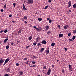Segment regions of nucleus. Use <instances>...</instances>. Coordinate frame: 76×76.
I'll return each mask as SVG.
<instances>
[{
  "mask_svg": "<svg viewBox=\"0 0 76 76\" xmlns=\"http://www.w3.org/2000/svg\"><path fill=\"white\" fill-rule=\"evenodd\" d=\"M51 69L50 68H49V70H48V72L47 73V74L48 75H50V72H51Z\"/></svg>",
  "mask_w": 76,
  "mask_h": 76,
  "instance_id": "7ed1b4c3",
  "label": "nucleus"
},
{
  "mask_svg": "<svg viewBox=\"0 0 76 76\" xmlns=\"http://www.w3.org/2000/svg\"><path fill=\"white\" fill-rule=\"evenodd\" d=\"M58 27L59 28H60V25H58Z\"/></svg>",
  "mask_w": 76,
  "mask_h": 76,
  "instance_id": "4d7b16f0",
  "label": "nucleus"
},
{
  "mask_svg": "<svg viewBox=\"0 0 76 76\" xmlns=\"http://www.w3.org/2000/svg\"><path fill=\"white\" fill-rule=\"evenodd\" d=\"M69 11L71 13L72 12V11H71V10H69Z\"/></svg>",
  "mask_w": 76,
  "mask_h": 76,
  "instance_id": "e2e57ef3",
  "label": "nucleus"
},
{
  "mask_svg": "<svg viewBox=\"0 0 76 76\" xmlns=\"http://www.w3.org/2000/svg\"><path fill=\"white\" fill-rule=\"evenodd\" d=\"M67 27H69V25H66V26H64V29H67Z\"/></svg>",
  "mask_w": 76,
  "mask_h": 76,
  "instance_id": "1a4fd4ad",
  "label": "nucleus"
},
{
  "mask_svg": "<svg viewBox=\"0 0 76 76\" xmlns=\"http://www.w3.org/2000/svg\"><path fill=\"white\" fill-rule=\"evenodd\" d=\"M20 75H23V72L21 71L20 72H19Z\"/></svg>",
  "mask_w": 76,
  "mask_h": 76,
  "instance_id": "a211bd4d",
  "label": "nucleus"
},
{
  "mask_svg": "<svg viewBox=\"0 0 76 76\" xmlns=\"http://www.w3.org/2000/svg\"><path fill=\"white\" fill-rule=\"evenodd\" d=\"M37 76H40V75H38Z\"/></svg>",
  "mask_w": 76,
  "mask_h": 76,
  "instance_id": "774afa93",
  "label": "nucleus"
},
{
  "mask_svg": "<svg viewBox=\"0 0 76 76\" xmlns=\"http://www.w3.org/2000/svg\"><path fill=\"white\" fill-rule=\"evenodd\" d=\"M4 61H5V60H3V63L4 62Z\"/></svg>",
  "mask_w": 76,
  "mask_h": 76,
  "instance_id": "0e129e2a",
  "label": "nucleus"
},
{
  "mask_svg": "<svg viewBox=\"0 0 76 76\" xmlns=\"http://www.w3.org/2000/svg\"><path fill=\"white\" fill-rule=\"evenodd\" d=\"M65 48V47L64 48V50H65V51H66L67 50V49Z\"/></svg>",
  "mask_w": 76,
  "mask_h": 76,
  "instance_id": "09e8293b",
  "label": "nucleus"
},
{
  "mask_svg": "<svg viewBox=\"0 0 76 76\" xmlns=\"http://www.w3.org/2000/svg\"><path fill=\"white\" fill-rule=\"evenodd\" d=\"M38 20L39 21H41V20H42V18H38Z\"/></svg>",
  "mask_w": 76,
  "mask_h": 76,
  "instance_id": "b1692460",
  "label": "nucleus"
},
{
  "mask_svg": "<svg viewBox=\"0 0 76 76\" xmlns=\"http://www.w3.org/2000/svg\"><path fill=\"white\" fill-rule=\"evenodd\" d=\"M52 1V0H48V2L49 3H51Z\"/></svg>",
  "mask_w": 76,
  "mask_h": 76,
  "instance_id": "a19ab883",
  "label": "nucleus"
},
{
  "mask_svg": "<svg viewBox=\"0 0 76 76\" xmlns=\"http://www.w3.org/2000/svg\"><path fill=\"white\" fill-rule=\"evenodd\" d=\"M24 59L25 60H27V58H24Z\"/></svg>",
  "mask_w": 76,
  "mask_h": 76,
  "instance_id": "3c124183",
  "label": "nucleus"
},
{
  "mask_svg": "<svg viewBox=\"0 0 76 76\" xmlns=\"http://www.w3.org/2000/svg\"><path fill=\"white\" fill-rule=\"evenodd\" d=\"M75 38H76L75 36H73V37L72 38V39L73 40H74L75 39Z\"/></svg>",
  "mask_w": 76,
  "mask_h": 76,
  "instance_id": "aec40b11",
  "label": "nucleus"
},
{
  "mask_svg": "<svg viewBox=\"0 0 76 76\" xmlns=\"http://www.w3.org/2000/svg\"><path fill=\"white\" fill-rule=\"evenodd\" d=\"M37 12H36V13H35V14H36V15H37Z\"/></svg>",
  "mask_w": 76,
  "mask_h": 76,
  "instance_id": "69168bd1",
  "label": "nucleus"
},
{
  "mask_svg": "<svg viewBox=\"0 0 76 76\" xmlns=\"http://www.w3.org/2000/svg\"><path fill=\"white\" fill-rule=\"evenodd\" d=\"M27 3L28 4H32L33 3V0H28Z\"/></svg>",
  "mask_w": 76,
  "mask_h": 76,
  "instance_id": "f257e3e1",
  "label": "nucleus"
},
{
  "mask_svg": "<svg viewBox=\"0 0 76 76\" xmlns=\"http://www.w3.org/2000/svg\"><path fill=\"white\" fill-rule=\"evenodd\" d=\"M54 65H52V68H53L54 67Z\"/></svg>",
  "mask_w": 76,
  "mask_h": 76,
  "instance_id": "680f3d73",
  "label": "nucleus"
},
{
  "mask_svg": "<svg viewBox=\"0 0 76 76\" xmlns=\"http://www.w3.org/2000/svg\"><path fill=\"white\" fill-rule=\"evenodd\" d=\"M49 27L48 26H46L45 27V28L47 30L49 29Z\"/></svg>",
  "mask_w": 76,
  "mask_h": 76,
  "instance_id": "4468645a",
  "label": "nucleus"
},
{
  "mask_svg": "<svg viewBox=\"0 0 76 76\" xmlns=\"http://www.w3.org/2000/svg\"><path fill=\"white\" fill-rule=\"evenodd\" d=\"M50 19V18H47V20H49Z\"/></svg>",
  "mask_w": 76,
  "mask_h": 76,
  "instance_id": "13d9d810",
  "label": "nucleus"
},
{
  "mask_svg": "<svg viewBox=\"0 0 76 76\" xmlns=\"http://www.w3.org/2000/svg\"><path fill=\"white\" fill-rule=\"evenodd\" d=\"M41 44L40 43H39L38 44V45H37V46H38L39 47H40L41 46Z\"/></svg>",
  "mask_w": 76,
  "mask_h": 76,
  "instance_id": "cd10ccee",
  "label": "nucleus"
},
{
  "mask_svg": "<svg viewBox=\"0 0 76 76\" xmlns=\"http://www.w3.org/2000/svg\"><path fill=\"white\" fill-rule=\"evenodd\" d=\"M13 5L14 7H15V6L16 5V3H13Z\"/></svg>",
  "mask_w": 76,
  "mask_h": 76,
  "instance_id": "c85d7f7f",
  "label": "nucleus"
},
{
  "mask_svg": "<svg viewBox=\"0 0 76 76\" xmlns=\"http://www.w3.org/2000/svg\"><path fill=\"white\" fill-rule=\"evenodd\" d=\"M36 62H35V61H32L31 63L32 64H34Z\"/></svg>",
  "mask_w": 76,
  "mask_h": 76,
  "instance_id": "e433bc0d",
  "label": "nucleus"
},
{
  "mask_svg": "<svg viewBox=\"0 0 76 76\" xmlns=\"http://www.w3.org/2000/svg\"><path fill=\"white\" fill-rule=\"evenodd\" d=\"M30 47V46H28L26 47V48L28 49V47Z\"/></svg>",
  "mask_w": 76,
  "mask_h": 76,
  "instance_id": "a18cd8bd",
  "label": "nucleus"
},
{
  "mask_svg": "<svg viewBox=\"0 0 76 76\" xmlns=\"http://www.w3.org/2000/svg\"><path fill=\"white\" fill-rule=\"evenodd\" d=\"M23 9L24 10H27L26 8H25V5H24V4H23Z\"/></svg>",
  "mask_w": 76,
  "mask_h": 76,
  "instance_id": "2eb2a0df",
  "label": "nucleus"
},
{
  "mask_svg": "<svg viewBox=\"0 0 76 76\" xmlns=\"http://www.w3.org/2000/svg\"><path fill=\"white\" fill-rule=\"evenodd\" d=\"M73 33L74 34H75L76 33V30H73Z\"/></svg>",
  "mask_w": 76,
  "mask_h": 76,
  "instance_id": "2f4dec72",
  "label": "nucleus"
},
{
  "mask_svg": "<svg viewBox=\"0 0 76 76\" xmlns=\"http://www.w3.org/2000/svg\"><path fill=\"white\" fill-rule=\"evenodd\" d=\"M24 19L26 20L28 19V17L24 16Z\"/></svg>",
  "mask_w": 76,
  "mask_h": 76,
  "instance_id": "a878e982",
  "label": "nucleus"
},
{
  "mask_svg": "<svg viewBox=\"0 0 76 76\" xmlns=\"http://www.w3.org/2000/svg\"><path fill=\"white\" fill-rule=\"evenodd\" d=\"M63 34H60L59 35V37H62L63 36Z\"/></svg>",
  "mask_w": 76,
  "mask_h": 76,
  "instance_id": "ddd939ff",
  "label": "nucleus"
},
{
  "mask_svg": "<svg viewBox=\"0 0 76 76\" xmlns=\"http://www.w3.org/2000/svg\"><path fill=\"white\" fill-rule=\"evenodd\" d=\"M9 75L8 74H6L4 76H8Z\"/></svg>",
  "mask_w": 76,
  "mask_h": 76,
  "instance_id": "58836bf2",
  "label": "nucleus"
},
{
  "mask_svg": "<svg viewBox=\"0 0 76 76\" xmlns=\"http://www.w3.org/2000/svg\"><path fill=\"white\" fill-rule=\"evenodd\" d=\"M69 42H71V41H72V39H69Z\"/></svg>",
  "mask_w": 76,
  "mask_h": 76,
  "instance_id": "ea45409f",
  "label": "nucleus"
},
{
  "mask_svg": "<svg viewBox=\"0 0 76 76\" xmlns=\"http://www.w3.org/2000/svg\"><path fill=\"white\" fill-rule=\"evenodd\" d=\"M10 68H9L7 69L6 70V72H10Z\"/></svg>",
  "mask_w": 76,
  "mask_h": 76,
  "instance_id": "6e6552de",
  "label": "nucleus"
},
{
  "mask_svg": "<svg viewBox=\"0 0 76 76\" xmlns=\"http://www.w3.org/2000/svg\"><path fill=\"white\" fill-rule=\"evenodd\" d=\"M44 50V48H42L40 51H41V52H42Z\"/></svg>",
  "mask_w": 76,
  "mask_h": 76,
  "instance_id": "c756f323",
  "label": "nucleus"
},
{
  "mask_svg": "<svg viewBox=\"0 0 76 76\" xmlns=\"http://www.w3.org/2000/svg\"><path fill=\"white\" fill-rule=\"evenodd\" d=\"M73 7L74 9H76V4H74L73 5Z\"/></svg>",
  "mask_w": 76,
  "mask_h": 76,
  "instance_id": "dca6fc26",
  "label": "nucleus"
},
{
  "mask_svg": "<svg viewBox=\"0 0 76 76\" xmlns=\"http://www.w3.org/2000/svg\"><path fill=\"white\" fill-rule=\"evenodd\" d=\"M36 30H37L38 31H39V29H38V28H37V29H36Z\"/></svg>",
  "mask_w": 76,
  "mask_h": 76,
  "instance_id": "6e6d98bb",
  "label": "nucleus"
},
{
  "mask_svg": "<svg viewBox=\"0 0 76 76\" xmlns=\"http://www.w3.org/2000/svg\"><path fill=\"white\" fill-rule=\"evenodd\" d=\"M62 72L63 73H64V69H62Z\"/></svg>",
  "mask_w": 76,
  "mask_h": 76,
  "instance_id": "c03bdc74",
  "label": "nucleus"
},
{
  "mask_svg": "<svg viewBox=\"0 0 76 76\" xmlns=\"http://www.w3.org/2000/svg\"><path fill=\"white\" fill-rule=\"evenodd\" d=\"M9 48V47L8 46V45H7L6 46V49H8V48Z\"/></svg>",
  "mask_w": 76,
  "mask_h": 76,
  "instance_id": "7c9ffc66",
  "label": "nucleus"
},
{
  "mask_svg": "<svg viewBox=\"0 0 76 76\" xmlns=\"http://www.w3.org/2000/svg\"><path fill=\"white\" fill-rule=\"evenodd\" d=\"M4 31L3 30H1L0 31V33L4 32Z\"/></svg>",
  "mask_w": 76,
  "mask_h": 76,
  "instance_id": "c9c22d12",
  "label": "nucleus"
},
{
  "mask_svg": "<svg viewBox=\"0 0 76 76\" xmlns=\"http://www.w3.org/2000/svg\"><path fill=\"white\" fill-rule=\"evenodd\" d=\"M59 61V60H57V62H58V61Z\"/></svg>",
  "mask_w": 76,
  "mask_h": 76,
  "instance_id": "338daca9",
  "label": "nucleus"
},
{
  "mask_svg": "<svg viewBox=\"0 0 76 76\" xmlns=\"http://www.w3.org/2000/svg\"><path fill=\"white\" fill-rule=\"evenodd\" d=\"M55 45V43H52L51 45V46H54Z\"/></svg>",
  "mask_w": 76,
  "mask_h": 76,
  "instance_id": "412c9836",
  "label": "nucleus"
},
{
  "mask_svg": "<svg viewBox=\"0 0 76 76\" xmlns=\"http://www.w3.org/2000/svg\"><path fill=\"white\" fill-rule=\"evenodd\" d=\"M9 59L8 58L5 61L4 64L3 65V66H4V65L9 62Z\"/></svg>",
  "mask_w": 76,
  "mask_h": 76,
  "instance_id": "f03ea898",
  "label": "nucleus"
},
{
  "mask_svg": "<svg viewBox=\"0 0 76 76\" xmlns=\"http://www.w3.org/2000/svg\"><path fill=\"white\" fill-rule=\"evenodd\" d=\"M41 38H39V37H37V39H36V42H38V40H39V41H40V40H41Z\"/></svg>",
  "mask_w": 76,
  "mask_h": 76,
  "instance_id": "423d86ee",
  "label": "nucleus"
},
{
  "mask_svg": "<svg viewBox=\"0 0 76 76\" xmlns=\"http://www.w3.org/2000/svg\"><path fill=\"white\" fill-rule=\"evenodd\" d=\"M8 30H5L4 31V32L5 33H6L8 32Z\"/></svg>",
  "mask_w": 76,
  "mask_h": 76,
  "instance_id": "4be33fe9",
  "label": "nucleus"
},
{
  "mask_svg": "<svg viewBox=\"0 0 76 76\" xmlns=\"http://www.w3.org/2000/svg\"><path fill=\"white\" fill-rule=\"evenodd\" d=\"M33 57L34 58H36L37 57H36V56H34Z\"/></svg>",
  "mask_w": 76,
  "mask_h": 76,
  "instance_id": "052dcab7",
  "label": "nucleus"
},
{
  "mask_svg": "<svg viewBox=\"0 0 76 76\" xmlns=\"http://www.w3.org/2000/svg\"><path fill=\"white\" fill-rule=\"evenodd\" d=\"M33 27H34V28H35V30L37 29V27L36 26H34Z\"/></svg>",
  "mask_w": 76,
  "mask_h": 76,
  "instance_id": "37998d69",
  "label": "nucleus"
},
{
  "mask_svg": "<svg viewBox=\"0 0 76 76\" xmlns=\"http://www.w3.org/2000/svg\"><path fill=\"white\" fill-rule=\"evenodd\" d=\"M28 62H29V61H28L26 62V64L27 65H28Z\"/></svg>",
  "mask_w": 76,
  "mask_h": 76,
  "instance_id": "49530a36",
  "label": "nucleus"
},
{
  "mask_svg": "<svg viewBox=\"0 0 76 76\" xmlns=\"http://www.w3.org/2000/svg\"><path fill=\"white\" fill-rule=\"evenodd\" d=\"M41 43L42 44H45L46 43V42L45 40H43L41 42Z\"/></svg>",
  "mask_w": 76,
  "mask_h": 76,
  "instance_id": "20e7f679",
  "label": "nucleus"
},
{
  "mask_svg": "<svg viewBox=\"0 0 76 76\" xmlns=\"http://www.w3.org/2000/svg\"><path fill=\"white\" fill-rule=\"evenodd\" d=\"M4 10H2V9L1 10V12H4Z\"/></svg>",
  "mask_w": 76,
  "mask_h": 76,
  "instance_id": "de8ad7c7",
  "label": "nucleus"
},
{
  "mask_svg": "<svg viewBox=\"0 0 76 76\" xmlns=\"http://www.w3.org/2000/svg\"><path fill=\"white\" fill-rule=\"evenodd\" d=\"M36 66H36L35 65H33V66H30L31 67H36Z\"/></svg>",
  "mask_w": 76,
  "mask_h": 76,
  "instance_id": "6ab92c4d",
  "label": "nucleus"
},
{
  "mask_svg": "<svg viewBox=\"0 0 76 76\" xmlns=\"http://www.w3.org/2000/svg\"><path fill=\"white\" fill-rule=\"evenodd\" d=\"M71 34L70 33H69L68 34V36L69 37L71 36Z\"/></svg>",
  "mask_w": 76,
  "mask_h": 76,
  "instance_id": "79ce46f5",
  "label": "nucleus"
},
{
  "mask_svg": "<svg viewBox=\"0 0 76 76\" xmlns=\"http://www.w3.org/2000/svg\"><path fill=\"white\" fill-rule=\"evenodd\" d=\"M24 23H26V24L27 23V22H26V21H25V22H24Z\"/></svg>",
  "mask_w": 76,
  "mask_h": 76,
  "instance_id": "bf43d9fd",
  "label": "nucleus"
},
{
  "mask_svg": "<svg viewBox=\"0 0 76 76\" xmlns=\"http://www.w3.org/2000/svg\"><path fill=\"white\" fill-rule=\"evenodd\" d=\"M8 40V39H5V40L4 41V43H6L7 41Z\"/></svg>",
  "mask_w": 76,
  "mask_h": 76,
  "instance_id": "f3484780",
  "label": "nucleus"
},
{
  "mask_svg": "<svg viewBox=\"0 0 76 76\" xmlns=\"http://www.w3.org/2000/svg\"><path fill=\"white\" fill-rule=\"evenodd\" d=\"M13 44H14V43H13V42H12L11 45H13Z\"/></svg>",
  "mask_w": 76,
  "mask_h": 76,
  "instance_id": "864d4df0",
  "label": "nucleus"
},
{
  "mask_svg": "<svg viewBox=\"0 0 76 76\" xmlns=\"http://www.w3.org/2000/svg\"><path fill=\"white\" fill-rule=\"evenodd\" d=\"M21 32H22V29H20L18 31V34H20V33H21Z\"/></svg>",
  "mask_w": 76,
  "mask_h": 76,
  "instance_id": "9d476101",
  "label": "nucleus"
},
{
  "mask_svg": "<svg viewBox=\"0 0 76 76\" xmlns=\"http://www.w3.org/2000/svg\"><path fill=\"white\" fill-rule=\"evenodd\" d=\"M16 65L17 66H19V64H18V63H17V64H16Z\"/></svg>",
  "mask_w": 76,
  "mask_h": 76,
  "instance_id": "603ef678",
  "label": "nucleus"
},
{
  "mask_svg": "<svg viewBox=\"0 0 76 76\" xmlns=\"http://www.w3.org/2000/svg\"><path fill=\"white\" fill-rule=\"evenodd\" d=\"M37 43L36 42H35L34 43H33V45L34 46H35V45H36Z\"/></svg>",
  "mask_w": 76,
  "mask_h": 76,
  "instance_id": "5701e85b",
  "label": "nucleus"
},
{
  "mask_svg": "<svg viewBox=\"0 0 76 76\" xmlns=\"http://www.w3.org/2000/svg\"><path fill=\"white\" fill-rule=\"evenodd\" d=\"M69 69L70 70L71 69H72V66L71 65L69 64Z\"/></svg>",
  "mask_w": 76,
  "mask_h": 76,
  "instance_id": "f8f14e48",
  "label": "nucleus"
},
{
  "mask_svg": "<svg viewBox=\"0 0 76 76\" xmlns=\"http://www.w3.org/2000/svg\"><path fill=\"white\" fill-rule=\"evenodd\" d=\"M49 20V23H51L52 22L51 20Z\"/></svg>",
  "mask_w": 76,
  "mask_h": 76,
  "instance_id": "4c0bfd02",
  "label": "nucleus"
},
{
  "mask_svg": "<svg viewBox=\"0 0 76 76\" xmlns=\"http://www.w3.org/2000/svg\"><path fill=\"white\" fill-rule=\"evenodd\" d=\"M12 16V14H10V15H9V18H11Z\"/></svg>",
  "mask_w": 76,
  "mask_h": 76,
  "instance_id": "473e14b6",
  "label": "nucleus"
},
{
  "mask_svg": "<svg viewBox=\"0 0 76 76\" xmlns=\"http://www.w3.org/2000/svg\"><path fill=\"white\" fill-rule=\"evenodd\" d=\"M71 1H69L68 2V7H70L71 6Z\"/></svg>",
  "mask_w": 76,
  "mask_h": 76,
  "instance_id": "39448f33",
  "label": "nucleus"
},
{
  "mask_svg": "<svg viewBox=\"0 0 76 76\" xmlns=\"http://www.w3.org/2000/svg\"><path fill=\"white\" fill-rule=\"evenodd\" d=\"M43 69H46V66H45L43 67Z\"/></svg>",
  "mask_w": 76,
  "mask_h": 76,
  "instance_id": "f704fd0d",
  "label": "nucleus"
},
{
  "mask_svg": "<svg viewBox=\"0 0 76 76\" xmlns=\"http://www.w3.org/2000/svg\"><path fill=\"white\" fill-rule=\"evenodd\" d=\"M42 30V28H41L39 29V31H41Z\"/></svg>",
  "mask_w": 76,
  "mask_h": 76,
  "instance_id": "5fc2aeb1",
  "label": "nucleus"
},
{
  "mask_svg": "<svg viewBox=\"0 0 76 76\" xmlns=\"http://www.w3.org/2000/svg\"><path fill=\"white\" fill-rule=\"evenodd\" d=\"M49 48H48L46 50L45 52L46 53V54H48L49 53Z\"/></svg>",
  "mask_w": 76,
  "mask_h": 76,
  "instance_id": "0eeeda50",
  "label": "nucleus"
},
{
  "mask_svg": "<svg viewBox=\"0 0 76 76\" xmlns=\"http://www.w3.org/2000/svg\"><path fill=\"white\" fill-rule=\"evenodd\" d=\"M32 39V37H30L28 38V40H31Z\"/></svg>",
  "mask_w": 76,
  "mask_h": 76,
  "instance_id": "bb28decb",
  "label": "nucleus"
},
{
  "mask_svg": "<svg viewBox=\"0 0 76 76\" xmlns=\"http://www.w3.org/2000/svg\"><path fill=\"white\" fill-rule=\"evenodd\" d=\"M51 31H50L47 33V34H49L51 33Z\"/></svg>",
  "mask_w": 76,
  "mask_h": 76,
  "instance_id": "72a5a7b5",
  "label": "nucleus"
},
{
  "mask_svg": "<svg viewBox=\"0 0 76 76\" xmlns=\"http://www.w3.org/2000/svg\"><path fill=\"white\" fill-rule=\"evenodd\" d=\"M4 8H5L6 7V4H5V5H4Z\"/></svg>",
  "mask_w": 76,
  "mask_h": 76,
  "instance_id": "8fccbe9b",
  "label": "nucleus"
},
{
  "mask_svg": "<svg viewBox=\"0 0 76 76\" xmlns=\"http://www.w3.org/2000/svg\"><path fill=\"white\" fill-rule=\"evenodd\" d=\"M0 62H1L2 64L3 63V59L2 58H0Z\"/></svg>",
  "mask_w": 76,
  "mask_h": 76,
  "instance_id": "9b49d317",
  "label": "nucleus"
},
{
  "mask_svg": "<svg viewBox=\"0 0 76 76\" xmlns=\"http://www.w3.org/2000/svg\"><path fill=\"white\" fill-rule=\"evenodd\" d=\"M48 5H47V6H46L45 8H44V9H47V8L48 7Z\"/></svg>",
  "mask_w": 76,
  "mask_h": 76,
  "instance_id": "393cba45",
  "label": "nucleus"
}]
</instances>
